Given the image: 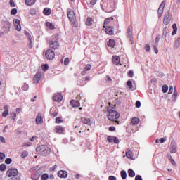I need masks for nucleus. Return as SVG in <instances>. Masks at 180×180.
I'll return each mask as SVG.
<instances>
[{
	"instance_id": "obj_1",
	"label": "nucleus",
	"mask_w": 180,
	"mask_h": 180,
	"mask_svg": "<svg viewBox=\"0 0 180 180\" xmlns=\"http://www.w3.org/2000/svg\"><path fill=\"white\" fill-rule=\"evenodd\" d=\"M101 7L107 13H112L116 9V1L115 0H102Z\"/></svg>"
},
{
	"instance_id": "obj_2",
	"label": "nucleus",
	"mask_w": 180,
	"mask_h": 180,
	"mask_svg": "<svg viewBox=\"0 0 180 180\" xmlns=\"http://www.w3.org/2000/svg\"><path fill=\"white\" fill-rule=\"evenodd\" d=\"M36 151L37 153H38V154L43 155V157H47V155L50 154L51 150H50V148H48L47 146L41 145L37 147Z\"/></svg>"
},
{
	"instance_id": "obj_3",
	"label": "nucleus",
	"mask_w": 180,
	"mask_h": 180,
	"mask_svg": "<svg viewBox=\"0 0 180 180\" xmlns=\"http://www.w3.org/2000/svg\"><path fill=\"white\" fill-rule=\"evenodd\" d=\"M49 46L51 49L56 50L60 47V43L58 42V34H55L52 36L51 40L49 43Z\"/></svg>"
},
{
	"instance_id": "obj_4",
	"label": "nucleus",
	"mask_w": 180,
	"mask_h": 180,
	"mask_svg": "<svg viewBox=\"0 0 180 180\" xmlns=\"http://www.w3.org/2000/svg\"><path fill=\"white\" fill-rule=\"evenodd\" d=\"M119 117H120V114H119L117 111L113 110V108L108 110V119L112 122H115V120L119 119Z\"/></svg>"
},
{
	"instance_id": "obj_5",
	"label": "nucleus",
	"mask_w": 180,
	"mask_h": 180,
	"mask_svg": "<svg viewBox=\"0 0 180 180\" xmlns=\"http://www.w3.org/2000/svg\"><path fill=\"white\" fill-rule=\"evenodd\" d=\"M68 18L70 20L71 23L74 26L77 27V18L75 17V13L71 9H68Z\"/></svg>"
},
{
	"instance_id": "obj_6",
	"label": "nucleus",
	"mask_w": 180,
	"mask_h": 180,
	"mask_svg": "<svg viewBox=\"0 0 180 180\" xmlns=\"http://www.w3.org/2000/svg\"><path fill=\"white\" fill-rule=\"evenodd\" d=\"M45 57L47 60H53L56 57V53L51 49H48L45 52Z\"/></svg>"
},
{
	"instance_id": "obj_7",
	"label": "nucleus",
	"mask_w": 180,
	"mask_h": 180,
	"mask_svg": "<svg viewBox=\"0 0 180 180\" xmlns=\"http://www.w3.org/2000/svg\"><path fill=\"white\" fill-rule=\"evenodd\" d=\"M8 178H12V176H16L19 174V172L16 168H11L7 171Z\"/></svg>"
},
{
	"instance_id": "obj_8",
	"label": "nucleus",
	"mask_w": 180,
	"mask_h": 180,
	"mask_svg": "<svg viewBox=\"0 0 180 180\" xmlns=\"http://www.w3.org/2000/svg\"><path fill=\"white\" fill-rule=\"evenodd\" d=\"M165 6V1H163L159 8H158V18H161V16H162V13H164V8Z\"/></svg>"
},
{
	"instance_id": "obj_9",
	"label": "nucleus",
	"mask_w": 180,
	"mask_h": 180,
	"mask_svg": "<svg viewBox=\"0 0 180 180\" xmlns=\"http://www.w3.org/2000/svg\"><path fill=\"white\" fill-rule=\"evenodd\" d=\"M176 142L172 141L170 144V153L172 154H175V153H176Z\"/></svg>"
},
{
	"instance_id": "obj_10",
	"label": "nucleus",
	"mask_w": 180,
	"mask_h": 180,
	"mask_svg": "<svg viewBox=\"0 0 180 180\" xmlns=\"http://www.w3.org/2000/svg\"><path fill=\"white\" fill-rule=\"evenodd\" d=\"M11 26H12V24L9 21H5L4 22V27L5 29V30H4L5 33H8L11 30Z\"/></svg>"
},
{
	"instance_id": "obj_11",
	"label": "nucleus",
	"mask_w": 180,
	"mask_h": 180,
	"mask_svg": "<svg viewBox=\"0 0 180 180\" xmlns=\"http://www.w3.org/2000/svg\"><path fill=\"white\" fill-rule=\"evenodd\" d=\"M34 84H39L40 79H41V72H38L34 77Z\"/></svg>"
},
{
	"instance_id": "obj_12",
	"label": "nucleus",
	"mask_w": 180,
	"mask_h": 180,
	"mask_svg": "<svg viewBox=\"0 0 180 180\" xmlns=\"http://www.w3.org/2000/svg\"><path fill=\"white\" fill-rule=\"evenodd\" d=\"M58 176H59V178H67V176H68V173L67 171L60 170L58 172Z\"/></svg>"
},
{
	"instance_id": "obj_13",
	"label": "nucleus",
	"mask_w": 180,
	"mask_h": 180,
	"mask_svg": "<svg viewBox=\"0 0 180 180\" xmlns=\"http://www.w3.org/2000/svg\"><path fill=\"white\" fill-rule=\"evenodd\" d=\"M53 100L55 102H61L63 101V96H61V94L58 93L56 95L53 96Z\"/></svg>"
},
{
	"instance_id": "obj_14",
	"label": "nucleus",
	"mask_w": 180,
	"mask_h": 180,
	"mask_svg": "<svg viewBox=\"0 0 180 180\" xmlns=\"http://www.w3.org/2000/svg\"><path fill=\"white\" fill-rule=\"evenodd\" d=\"M104 28L105 30V33H107V34H110L112 35L113 34V27L112 26H105L104 25Z\"/></svg>"
},
{
	"instance_id": "obj_15",
	"label": "nucleus",
	"mask_w": 180,
	"mask_h": 180,
	"mask_svg": "<svg viewBox=\"0 0 180 180\" xmlns=\"http://www.w3.org/2000/svg\"><path fill=\"white\" fill-rule=\"evenodd\" d=\"M81 121L82 122V123H84V124H87L88 126H91V124H92L91 118L82 117Z\"/></svg>"
},
{
	"instance_id": "obj_16",
	"label": "nucleus",
	"mask_w": 180,
	"mask_h": 180,
	"mask_svg": "<svg viewBox=\"0 0 180 180\" xmlns=\"http://www.w3.org/2000/svg\"><path fill=\"white\" fill-rule=\"evenodd\" d=\"M37 124H43V117H41V113H39L36 117Z\"/></svg>"
},
{
	"instance_id": "obj_17",
	"label": "nucleus",
	"mask_w": 180,
	"mask_h": 180,
	"mask_svg": "<svg viewBox=\"0 0 180 180\" xmlns=\"http://www.w3.org/2000/svg\"><path fill=\"white\" fill-rule=\"evenodd\" d=\"M70 105H71V106H72V108H78L79 106L81 105V103H79V101H78V100H76V101L72 100L70 101Z\"/></svg>"
},
{
	"instance_id": "obj_18",
	"label": "nucleus",
	"mask_w": 180,
	"mask_h": 180,
	"mask_svg": "<svg viewBox=\"0 0 180 180\" xmlns=\"http://www.w3.org/2000/svg\"><path fill=\"white\" fill-rule=\"evenodd\" d=\"M112 62H113V64H115V65H119V64H120V57L117 56H113Z\"/></svg>"
},
{
	"instance_id": "obj_19",
	"label": "nucleus",
	"mask_w": 180,
	"mask_h": 180,
	"mask_svg": "<svg viewBox=\"0 0 180 180\" xmlns=\"http://www.w3.org/2000/svg\"><path fill=\"white\" fill-rule=\"evenodd\" d=\"M4 109L5 110L2 112V116L3 117H6V116L9 115V108H8V105H5Z\"/></svg>"
},
{
	"instance_id": "obj_20",
	"label": "nucleus",
	"mask_w": 180,
	"mask_h": 180,
	"mask_svg": "<svg viewBox=\"0 0 180 180\" xmlns=\"http://www.w3.org/2000/svg\"><path fill=\"white\" fill-rule=\"evenodd\" d=\"M126 157L130 160L133 159V153H131V150L129 148L127 150Z\"/></svg>"
},
{
	"instance_id": "obj_21",
	"label": "nucleus",
	"mask_w": 180,
	"mask_h": 180,
	"mask_svg": "<svg viewBox=\"0 0 180 180\" xmlns=\"http://www.w3.org/2000/svg\"><path fill=\"white\" fill-rule=\"evenodd\" d=\"M115 44H116V42L115 41V39H109L108 42V47H115Z\"/></svg>"
},
{
	"instance_id": "obj_22",
	"label": "nucleus",
	"mask_w": 180,
	"mask_h": 180,
	"mask_svg": "<svg viewBox=\"0 0 180 180\" xmlns=\"http://www.w3.org/2000/svg\"><path fill=\"white\" fill-rule=\"evenodd\" d=\"M128 174L130 178H134V176H136V172H134V170L132 169H128Z\"/></svg>"
},
{
	"instance_id": "obj_23",
	"label": "nucleus",
	"mask_w": 180,
	"mask_h": 180,
	"mask_svg": "<svg viewBox=\"0 0 180 180\" xmlns=\"http://www.w3.org/2000/svg\"><path fill=\"white\" fill-rule=\"evenodd\" d=\"M139 122H140V119L137 117H133L131 120V124L136 125V124H139Z\"/></svg>"
},
{
	"instance_id": "obj_24",
	"label": "nucleus",
	"mask_w": 180,
	"mask_h": 180,
	"mask_svg": "<svg viewBox=\"0 0 180 180\" xmlns=\"http://www.w3.org/2000/svg\"><path fill=\"white\" fill-rule=\"evenodd\" d=\"M127 34L129 39L133 37V32L131 31V28L130 27H129L127 30Z\"/></svg>"
},
{
	"instance_id": "obj_25",
	"label": "nucleus",
	"mask_w": 180,
	"mask_h": 180,
	"mask_svg": "<svg viewBox=\"0 0 180 180\" xmlns=\"http://www.w3.org/2000/svg\"><path fill=\"white\" fill-rule=\"evenodd\" d=\"M32 180H37L40 178V173L39 172H35L34 174L32 175L31 176Z\"/></svg>"
},
{
	"instance_id": "obj_26",
	"label": "nucleus",
	"mask_w": 180,
	"mask_h": 180,
	"mask_svg": "<svg viewBox=\"0 0 180 180\" xmlns=\"http://www.w3.org/2000/svg\"><path fill=\"white\" fill-rule=\"evenodd\" d=\"M44 15H46V16H49V15H51V9L46 8L43 11Z\"/></svg>"
},
{
	"instance_id": "obj_27",
	"label": "nucleus",
	"mask_w": 180,
	"mask_h": 180,
	"mask_svg": "<svg viewBox=\"0 0 180 180\" xmlns=\"http://www.w3.org/2000/svg\"><path fill=\"white\" fill-rule=\"evenodd\" d=\"M36 3V0H25V4L26 5L31 6V5H34Z\"/></svg>"
},
{
	"instance_id": "obj_28",
	"label": "nucleus",
	"mask_w": 180,
	"mask_h": 180,
	"mask_svg": "<svg viewBox=\"0 0 180 180\" xmlns=\"http://www.w3.org/2000/svg\"><path fill=\"white\" fill-rule=\"evenodd\" d=\"M120 174L122 179H126V178H127V173H126V171L122 170Z\"/></svg>"
},
{
	"instance_id": "obj_29",
	"label": "nucleus",
	"mask_w": 180,
	"mask_h": 180,
	"mask_svg": "<svg viewBox=\"0 0 180 180\" xmlns=\"http://www.w3.org/2000/svg\"><path fill=\"white\" fill-rule=\"evenodd\" d=\"M170 22H171V18H164L163 20V23L166 26H167V25H169Z\"/></svg>"
},
{
	"instance_id": "obj_30",
	"label": "nucleus",
	"mask_w": 180,
	"mask_h": 180,
	"mask_svg": "<svg viewBox=\"0 0 180 180\" xmlns=\"http://www.w3.org/2000/svg\"><path fill=\"white\" fill-rule=\"evenodd\" d=\"M41 180H48L49 179V174L44 173L43 175L41 176Z\"/></svg>"
},
{
	"instance_id": "obj_31",
	"label": "nucleus",
	"mask_w": 180,
	"mask_h": 180,
	"mask_svg": "<svg viewBox=\"0 0 180 180\" xmlns=\"http://www.w3.org/2000/svg\"><path fill=\"white\" fill-rule=\"evenodd\" d=\"M111 20H113V18H105L104 20V26H106V25H108V23H109Z\"/></svg>"
},
{
	"instance_id": "obj_32",
	"label": "nucleus",
	"mask_w": 180,
	"mask_h": 180,
	"mask_svg": "<svg viewBox=\"0 0 180 180\" xmlns=\"http://www.w3.org/2000/svg\"><path fill=\"white\" fill-rule=\"evenodd\" d=\"M46 26H47V27H49L51 30H54V25H53V23L50 22H46Z\"/></svg>"
},
{
	"instance_id": "obj_33",
	"label": "nucleus",
	"mask_w": 180,
	"mask_h": 180,
	"mask_svg": "<svg viewBox=\"0 0 180 180\" xmlns=\"http://www.w3.org/2000/svg\"><path fill=\"white\" fill-rule=\"evenodd\" d=\"M86 25L87 26H91V25H92V19L89 17L87 18V20L86 21Z\"/></svg>"
},
{
	"instance_id": "obj_34",
	"label": "nucleus",
	"mask_w": 180,
	"mask_h": 180,
	"mask_svg": "<svg viewBox=\"0 0 180 180\" xmlns=\"http://www.w3.org/2000/svg\"><path fill=\"white\" fill-rule=\"evenodd\" d=\"M64 131V129L61 127H58L56 128V133H59V134H61Z\"/></svg>"
},
{
	"instance_id": "obj_35",
	"label": "nucleus",
	"mask_w": 180,
	"mask_h": 180,
	"mask_svg": "<svg viewBox=\"0 0 180 180\" xmlns=\"http://www.w3.org/2000/svg\"><path fill=\"white\" fill-rule=\"evenodd\" d=\"M127 85L128 86V88L129 89H133V83L131 82V80H128L127 82Z\"/></svg>"
},
{
	"instance_id": "obj_36",
	"label": "nucleus",
	"mask_w": 180,
	"mask_h": 180,
	"mask_svg": "<svg viewBox=\"0 0 180 180\" xmlns=\"http://www.w3.org/2000/svg\"><path fill=\"white\" fill-rule=\"evenodd\" d=\"M162 92L164 94H167L168 92V86L167 85H163L162 87Z\"/></svg>"
},
{
	"instance_id": "obj_37",
	"label": "nucleus",
	"mask_w": 180,
	"mask_h": 180,
	"mask_svg": "<svg viewBox=\"0 0 180 180\" xmlns=\"http://www.w3.org/2000/svg\"><path fill=\"white\" fill-rule=\"evenodd\" d=\"M177 96H178V92L176 91V87H174V94L172 96V99H176Z\"/></svg>"
},
{
	"instance_id": "obj_38",
	"label": "nucleus",
	"mask_w": 180,
	"mask_h": 180,
	"mask_svg": "<svg viewBox=\"0 0 180 180\" xmlns=\"http://www.w3.org/2000/svg\"><path fill=\"white\" fill-rule=\"evenodd\" d=\"M180 46V37L177 38L176 41H175V44H174V47H179Z\"/></svg>"
},
{
	"instance_id": "obj_39",
	"label": "nucleus",
	"mask_w": 180,
	"mask_h": 180,
	"mask_svg": "<svg viewBox=\"0 0 180 180\" xmlns=\"http://www.w3.org/2000/svg\"><path fill=\"white\" fill-rule=\"evenodd\" d=\"M0 171H1V172L6 171V165L1 164L0 165Z\"/></svg>"
},
{
	"instance_id": "obj_40",
	"label": "nucleus",
	"mask_w": 180,
	"mask_h": 180,
	"mask_svg": "<svg viewBox=\"0 0 180 180\" xmlns=\"http://www.w3.org/2000/svg\"><path fill=\"white\" fill-rule=\"evenodd\" d=\"M25 34L26 36V37H27V39L30 40H32V34H30V33H29L27 31L25 32Z\"/></svg>"
},
{
	"instance_id": "obj_41",
	"label": "nucleus",
	"mask_w": 180,
	"mask_h": 180,
	"mask_svg": "<svg viewBox=\"0 0 180 180\" xmlns=\"http://www.w3.org/2000/svg\"><path fill=\"white\" fill-rule=\"evenodd\" d=\"M15 27L20 25V20L19 19H15L13 20Z\"/></svg>"
},
{
	"instance_id": "obj_42",
	"label": "nucleus",
	"mask_w": 180,
	"mask_h": 180,
	"mask_svg": "<svg viewBox=\"0 0 180 180\" xmlns=\"http://www.w3.org/2000/svg\"><path fill=\"white\" fill-rule=\"evenodd\" d=\"M50 113L51 115H52V116H53L54 117H56L57 116V115H58V112L57 111H53V108L51 109L50 110Z\"/></svg>"
},
{
	"instance_id": "obj_43",
	"label": "nucleus",
	"mask_w": 180,
	"mask_h": 180,
	"mask_svg": "<svg viewBox=\"0 0 180 180\" xmlns=\"http://www.w3.org/2000/svg\"><path fill=\"white\" fill-rule=\"evenodd\" d=\"M115 136H109L107 137L108 143H113V139Z\"/></svg>"
},
{
	"instance_id": "obj_44",
	"label": "nucleus",
	"mask_w": 180,
	"mask_h": 180,
	"mask_svg": "<svg viewBox=\"0 0 180 180\" xmlns=\"http://www.w3.org/2000/svg\"><path fill=\"white\" fill-rule=\"evenodd\" d=\"M161 39V36L160 35H158L155 38V44L156 46H158V43H160V40Z\"/></svg>"
},
{
	"instance_id": "obj_45",
	"label": "nucleus",
	"mask_w": 180,
	"mask_h": 180,
	"mask_svg": "<svg viewBox=\"0 0 180 180\" xmlns=\"http://www.w3.org/2000/svg\"><path fill=\"white\" fill-rule=\"evenodd\" d=\"M5 164H7V165H9V164H12V159L11 158H6L5 160Z\"/></svg>"
},
{
	"instance_id": "obj_46",
	"label": "nucleus",
	"mask_w": 180,
	"mask_h": 180,
	"mask_svg": "<svg viewBox=\"0 0 180 180\" xmlns=\"http://www.w3.org/2000/svg\"><path fill=\"white\" fill-rule=\"evenodd\" d=\"M41 68L43 71H47V70H49V65L47 64L42 65Z\"/></svg>"
},
{
	"instance_id": "obj_47",
	"label": "nucleus",
	"mask_w": 180,
	"mask_h": 180,
	"mask_svg": "<svg viewBox=\"0 0 180 180\" xmlns=\"http://www.w3.org/2000/svg\"><path fill=\"white\" fill-rule=\"evenodd\" d=\"M30 15H36V13H37V11H36V9L32 8L30 10Z\"/></svg>"
},
{
	"instance_id": "obj_48",
	"label": "nucleus",
	"mask_w": 180,
	"mask_h": 180,
	"mask_svg": "<svg viewBox=\"0 0 180 180\" xmlns=\"http://www.w3.org/2000/svg\"><path fill=\"white\" fill-rule=\"evenodd\" d=\"M134 75V72H133V70H129L128 72V77H129V78H133Z\"/></svg>"
},
{
	"instance_id": "obj_49",
	"label": "nucleus",
	"mask_w": 180,
	"mask_h": 180,
	"mask_svg": "<svg viewBox=\"0 0 180 180\" xmlns=\"http://www.w3.org/2000/svg\"><path fill=\"white\" fill-rule=\"evenodd\" d=\"M91 68H92V66H91V65L88 64V65H86V66L84 68V70L89 71V70H91Z\"/></svg>"
},
{
	"instance_id": "obj_50",
	"label": "nucleus",
	"mask_w": 180,
	"mask_h": 180,
	"mask_svg": "<svg viewBox=\"0 0 180 180\" xmlns=\"http://www.w3.org/2000/svg\"><path fill=\"white\" fill-rule=\"evenodd\" d=\"M164 19H171V18L169 17V11H167L165 13Z\"/></svg>"
},
{
	"instance_id": "obj_51",
	"label": "nucleus",
	"mask_w": 180,
	"mask_h": 180,
	"mask_svg": "<svg viewBox=\"0 0 180 180\" xmlns=\"http://www.w3.org/2000/svg\"><path fill=\"white\" fill-rule=\"evenodd\" d=\"M96 1L97 0L89 1V5H90V6H94V5H95V4H96Z\"/></svg>"
},
{
	"instance_id": "obj_52",
	"label": "nucleus",
	"mask_w": 180,
	"mask_h": 180,
	"mask_svg": "<svg viewBox=\"0 0 180 180\" xmlns=\"http://www.w3.org/2000/svg\"><path fill=\"white\" fill-rule=\"evenodd\" d=\"M28 154H29V153H27V151L23 152V153H22V155H21L22 158H26V157H27Z\"/></svg>"
},
{
	"instance_id": "obj_53",
	"label": "nucleus",
	"mask_w": 180,
	"mask_h": 180,
	"mask_svg": "<svg viewBox=\"0 0 180 180\" xmlns=\"http://www.w3.org/2000/svg\"><path fill=\"white\" fill-rule=\"evenodd\" d=\"M70 63V58H65L64 60V65H68Z\"/></svg>"
},
{
	"instance_id": "obj_54",
	"label": "nucleus",
	"mask_w": 180,
	"mask_h": 180,
	"mask_svg": "<svg viewBox=\"0 0 180 180\" xmlns=\"http://www.w3.org/2000/svg\"><path fill=\"white\" fill-rule=\"evenodd\" d=\"M11 15H16V13H18V9L16 8H13L11 10Z\"/></svg>"
},
{
	"instance_id": "obj_55",
	"label": "nucleus",
	"mask_w": 180,
	"mask_h": 180,
	"mask_svg": "<svg viewBox=\"0 0 180 180\" xmlns=\"http://www.w3.org/2000/svg\"><path fill=\"white\" fill-rule=\"evenodd\" d=\"M10 6H11V8H15V4L13 0H10Z\"/></svg>"
},
{
	"instance_id": "obj_56",
	"label": "nucleus",
	"mask_w": 180,
	"mask_h": 180,
	"mask_svg": "<svg viewBox=\"0 0 180 180\" xmlns=\"http://www.w3.org/2000/svg\"><path fill=\"white\" fill-rule=\"evenodd\" d=\"M0 141H1L3 144H6V141L4 136H0Z\"/></svg>"
},
{
	"instance_id": "obj_57",
	"label": "nucleus",
	"mask_w": 180,
	"mask_h": 180,
	"mask_svg": "<svg viewBox=\"0 0 180 180\" xmlns=\"http://www.w3.org/2000/svg\"><path fill=\"white\" fill-rule=\"evenodd\" d=\"M113 139H113L112 141H114V143H115V144H119V139H117V137H116V136H114Z\"/></svg>"
},
{
	"instance_id": "obj_58",
	"label": "nucleus",
	"mask_w": 180,
	"mask_h": 180,
	"mask_svg": "<svg viewBox=\"0 0 180 180\" xmlns=\"http://www.w3.org/2000/svg\"><path fill=\"white\" fill-rule=\"evenodd\" d=\"M165 141H167V137L161 138L160 139V143H161V144H162V143H165Z\"/></svg>"
},
{
	"instance_id": "obj_59",
	"label": "nucleus",
	"mask_w": 180,
	"mask_h": 180,
	"mask_svg": "<svg viewBox=\"0 0 180 180\" xmlns=\"http://www.w3.org/2000/svg\"><path fill=\"white\" fill-rule=\"evenodd\" d=\"M15 30H18V32H20V30H22V26L20 24L15 27Z\"/></svg>"
},
{
	"instance_id": "obj_60",
	"label": "nucleus",
	"mask_w": 180,
	"mask_h": 180,
	"mask_svg": "<svg viewBox=\"0 0 180 180\" xmlns=\"http://www.w3.org/2000/svg\"><path fill=\"white\" fill-rule=\"evenodd\" d=\"M23 91H27L29 89V85L25 84L22 87Z\"/></svg>"
},
{
	"instance_id": "obj_61",
	"label": "nucleus",
	"mask_w": 180,
	"mask_h": 180,
	"mask_svg": "<svg viewBox=\"0 0 180 180\" xmlns=\"http://www.w3.org/2000/svg\"><path fill=\"white\" fill-rule=\"evenodd\" d=\"M5 158V153L0 152V160H4Z\"/></svg>"
},
{
	"instance_id": "obj_62",
	"label": "nucleus",
	"mask_w": 180,
	"mask_h": 180,
	"mask_svg": "<svg viewBox=\"0 0 180 180\" xmlns=\"http://www.w3.org/2000/svg\"><path fill=\"white\" fill-rule=\"evenodd\" d=\"M56 123H63V120L60 117H57L56 120Z\"/></svg>"
},
{
	"instance_id": "obj_63",
	"label": "nucleus",
	"mask_w": 180,
	"mask_h": 180,
	"mask_svg": "<svg viewBox=\"0 0 180 180\" xmlns=\"http://www.w3.org/2000/svg\"><path fill=\"white\" fill-rule=\"evenodd\" d=\"M140 106H141V103L140 102V101H137L136 102V108H140Z\"/></svg>"
},
{
	"instance_id": "obj_64",
	"label": "nucleus",
	"mask_w": 180,
	"mask_h": 180,
	"mask_svg": "<svg viewBox=\"0 0 180 180\" xmlns=\"http://www.w3.org/2000/svg\"><path fill=\"white\" fill-rule=\"evenodd\" d=\"M135 180H143V178H141V176L136 175L135 177Z\"/></svg>"
}]
</instances>
